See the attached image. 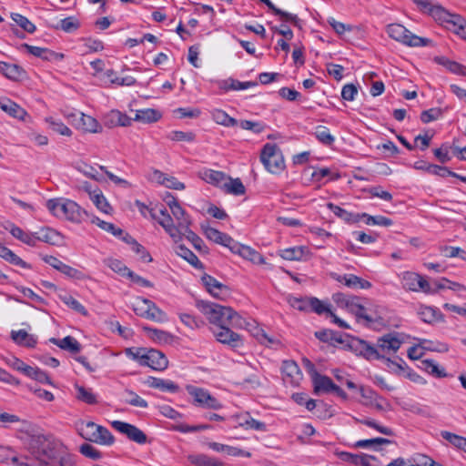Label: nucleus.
<instances>
[{
  "instance_id": "obj_1",
  "label": "nucleus",
  "mask_w": 466,
  "mask_h": 466,
  "mask_svg": "<svg viewBox=\"0 0 466 466\" xmlns=\"http://www.w3.org/2000/svg\"><path fill=\"white\" fill-rule=\"evenodd\" d=\"M66 445L53 435L37 434L31 438L30 450L36 466H56Z\"/></svg>"
},
{
  "instance_id": "obj_2",
  "label": "nucleus",
  "mask_w": 466,
  "mask_h": 466,
  "mask_svg": "<svg viewBox=\"0 0 466 466\" xmlns=\"http://www.w3.org/2000/svg\"><path fill=\"white\" fill-rule=\"evenodd\" d=\"M196 306L216 327L230 325L241 329L247 325L246 319L230 307L205 300H198Z\"/></svg>"
},
{
  "instance_id": "obj_3",
  "label": "nucleus",
  "mask_w": 466,
  "mask_h": 466,
  "mask_svg": "<svg viewBox=\"0 0 466 466\" xmlns=\"http://www.w3.org/2000/svg\"><path fill=\"white\" fill-rule=\"evenodd\" d=\"M46 208L56 218L74 223H81L86 216V212L76 202L66 198L49 199Z\"/></svg>"
},
{
  "instance_id": "obj_4",
  "label": "nucleus",
  "mask_w": 466,
  "mask_h": 466,
  "mask_svg": "<svg viewBox=\"0 0 466 466\" xmlns=\"http://www.w3.org/2000/svg\"><path fill=\"white\" fill-rule=\"evenodd\" d=\"M75 426L79 436L86 441L105 446H111L115 442V438L107 428L93 421L78 420Z\"/></svg>"
},
{
  "instance_id": "obj_5",
  "label": "nucleus",
  "mask_w": 466,
  "mask_h": 466,
  "mask_svg": "<svg viewBox=\"0 0 466 466\" xmlns=\"http://www.w3.org/2000/svg\"><path fill=\"white\" fill-rule=\"evenodd\" d=\"M403 343L404 338L402 334L398 332H389L378 338L375 345L378 360H385L387 362L397 365V363L390 360V357L397 353Z\"/></svg>"
},
{
  "instance_id": "obj_6",
  "label": "nucleus",
  "mask_w": 466,
  "mask_h": 466,
  "mask_svg": "<svg viewBox=\"0 0 466 466\" xmlns=\"http://www.w3.org/2000/svg\"><path fill=\"white\" fill-rule=\"evenodd\" d=\"M260 161L271 174H279L285 168V162L279 147L276 144L267 143L260 153Z\"/></svg>"
},
{
  "instance_id": "obj_7",
  "label": "nucleus",
  "mask_w": 466,
  "mask_h": 466,
  "mask_svg": "<svg viewBox=\"0 0 466 466\" xmlns=\"http://www.w3.org/2000/svg\"><path fill=\"white\" fill-rule=\"evenodd\" d=\"M387 33L390 37L409 46H425L430 40L413 35L406 27L400 24H391L388 25Z\"/></svg>"
},
{
  "instance_id": "obj_8",
  "label": "nucleus",
  "mask_w": 466,
  "mask_h": 466,
  "mask_svg": "<svg viewBox=\"0 0 466 466\" xmlns=\"http://www.w3.org/2000/svg\"><path fill=\"white\" fill-rule=\"evenodd\" d=\"M186 390L193 398V403L196 406L211 410H220L223 407L219 400L203 388L187 385Z\"/></svg>"
},
{
  "instance_id": "obj_9",
  "label": "nucleus",
  "mask_w": 466,
  "mask_h": 466,
  "mask_svg": "<svg viewBox=\"0 0 466 466\" xmlns=\"http://www.w3.org/2000/svg\"><path fill=\"white\" fill-rule=\"evenodd\" d=\"M230 325L215 327L212 333L217 340L231 348H239L243 346L242 337L229 329Z\"/></svg>"
},
{
  "instance_id": "obj_10",
  "label": "nucleus",
  "mask_w": 466,
  "mask_h": 466,
  "mask_svg": "<svg viewBox=\"0 0 466 466\" xmlns=\"http://www.w3.org/2000/svg\"><path fill=\"white\" fill-rule=\"evenodd\" d=\"M111 425L116 431L126 435L130 441L134 442L138 444H145L147 441L146 433L133 424L121 420H113Z\"/></svg>"
},
{
  "instance_id": "obj_11",
  "label": "nucleus",
  "mask_w": 466,
  "mask_h": 466,
  "mask_svg": "<svg viewBox=\"0 0 466 466\" xmlns=\"http://www.w3.org/2000/svg\"><path fill=\"white\" fill-rule=\"evenodd\" d=\"M442 15V18H445L442 24L455 34L459 35L461 38L466 40V20L456 14H451L448 11H439Z\"/></svg>"
},
{
  "instance_id": "obj_12",
  "label": "nucleus",
  "mask_w": 466,
  "mask_h": 466,
  "mask_svg": "<svg viewBox=\"0 0 466 466\" xmlns=\"http://www.w3.org/2000/svg\"><path fill=\"white\" fill-rule=\"evenodd\" d=\"M230 251L234 254L239 255L241 258L249 260L254 264H265V258L258 251L255 250L249 246L240 244L236 240L233 246L230 247Z\"/></svg>"
},
{
  "instance_id": "obj_13",
  "label": "nucleus",
  "mask_w": 466,
  "mask_h": 466,
  "mask_svg": "<svg viewBox=\"0 0 466 466\" xmlns=\"http://www.w3.org/2000/svg\"><path fill=\"white\" fill-rule=\"evenodd\" d=\"M168 360L167 357L157 350H146L144 357V365L155 370H164L167 368Z\"/></svg>"
},
{
  "instance_id": "obj_14",
  "label": "nucleus",
  "mask_w": 466,
  "mask_h": 466,
  "mask_svg": "<svg viewBox=\"0 0 466 466\" xmlns=\"http://www.w3.org/2000/svg\"><path fill=\"white\" fill-rule=\"evenodd\" d=\"M21 48L25 49L30 55L45 61H60L64 58V54L62 53H56L48 48L35 46L26 43L22 44Z\"/></svg>"
},
{
  "instance_id": "obj_15",
  "label": "nucleus",
  "mask_w": 466,
  "mask_h": 466,
  "mask_svg": "<svg viewBox=\"0 0 466 466\" xmlns=\"http://www.w3.org/2000/svg\"><path fill=\"white\" fill-rule=\"evenodd\" d=\"M151 217L157 220V222L163 227L166 232L174 239L175 242H178L182 239V233L177 226L173 223V218L170 215L165 216V218H159L157 214L156 209L150 210Z\"/></svg>"
},
{
  "instance_id": "obj_16",
  "label": "nucleus",
  "mask_w": 466,
  "mask_h": 466,
  "mask_svg": "<svg viewBox=\"0 0 466 466\" xmlns=\"http://www.w3.org/2000/svg\"><path fill=\"white\" fill-rule=\"evenodd\" d=\"M350 347L359 355L368 360H378V352L375 346L360 339H352Z\"/></svg>"
},
{
  "instance_id": "obj_17",
  "label": "nucleus",
  "mask_w": 466,
  "mask_h": 466,
  "mask_svg": "<svg viewBox=\"0 0 466 466\" xmlns=\"http://www.w3.org/2000/svg\"><path fill=\"white\" fill-rule=\"evenodd\" d=\"M332 278L338 282L342 283L350 289H369L372 286L370 281L363 279L354 274L339 275L333 273Z\"/></svg>"
},
{
  "instance_id": "obj_18",
  "label": "nucleus",
  "mask_w": 466,
  "mask_h": 466,
  "mask_svg": "<svg viewBox=\"0 0 466 466\" xmlns=\"http://www.w3.org/2000/svg\"><path fill=\"white\" fill-rule=\"evenodd\" d=\"M201 228L203 230L206 238L217 244L227 247L230 249V247L233 246L235 240L228 234L223 233L217 228H214L209 226L202 225Z\"/></svg>"
},
{
  "instance_id": "obj_19",
  "label": "nucleus",
  "mask_w": 466,
  "mask_h": 466,
  "mask_svg": "<svg viewBox=\"0 0 466 466\" xmlns=\"http://www.w3.org/2000/svg\"><path fill=\"white\" fill-rule=\"evenodd\" d=\"M168 207L173 217L177 222V226L182 233V231L187 229L191 224L189 217L187 215L186 211L182 208L175 198H172V201L168 203Z\"/></svg>"
},
{
  "instance_id": "obj_20",
  "label": "nucleus",
  "mask_w": 466,
  "mask_h": 466,
  "mask_svg": "<svg viewBox=\"0 0 466 466\" xmlns=\"http://www.w3.org/2000/svg\"><path fill=\"white\" fill-rule=\"evenodd\" d=\"M339 458L346 462L352 465L358 466H373L372 461H376V458L368 454H354L347 451H341L338 453Z\"/></svg>"
},
{
  "instance_id": "obj_21",
  "label": "nucleus",
  "mask_w": 466,
  "mask_h": 466,
  "mask_svg": "<svg viewBox=\"0 0 466 466\" xmlns=\"http://www.w3.org/2000/svg\"><path fill=\"white\" fill-rule=\"evenodd\" d=\"M0 108L10 116L19 120H24L27 115L23 107L7 97L0 98Z\"/></svg>"
},
{
  "instance_id": "obj_22",
  "label": "nucleus",
  "mask_w": 466,
  "mask_h": 466,
  "mask_svg": "<svg viewBox=\"0 0 466 466\" xmlns=\"http://www.w3.org/2000/svg\"><path fill=\"white\" fill-rule=\"evenodd\" d=\"M151 178L167 188L175 190H183L185 188L184 183L178 181L175 177L168 176L159 170H154Z\"/></svg>"
},
{
  "instance_id": "obj_23",
  "label": "nucleus",
  "mask_w": 466,
  "mask_h": 466,
  "mask_svg": "<svg viewBox=\"0 0 466 466\" xmlns=\"http://www.w3.org/2000/svg\"><path fill=\"white\" fill-rule=\"evenodd\" d=\"M284 380L291 384L298 383L301 378V371L298 364L293 360H285L281 366Z\"/></svg>"
},
{
  "instance_id": "obj_24",
  "label": "nucleus",
  "mask_w": 466,
  "mask_h": 466,
  "mask_svg": "<svg viewBox=\"0 0 466 466\" xmlns=\"http://www.w3.org/2000/svg\"><path fill=\"white\" fill-rule=\"evenodd\" d=\"M312 383L316 394L332 392L336 385L329 377L319 373L313 376Z\"/></svg>"
},
{
  "instance_id": "obj_25",
  "label": "nucleus",
  "mask_w": 466,
  "mask_h": 466,
  "mask_svg": "<svg viewBox=\"0 0 466 466\" xmlns=\"http://www.w3.org/2000/svg\"><path fill=\"white\" fill-rule=\"evenodd\" d=\"M147 383L150 388L157 389L163 392L176 393L179 390V386L170 380L148 377Z\"/></svg>"
},
{
  "instance_id": "obj_26",
  "label": "nucleus",
  "mask_w": 466,
  "mask_h": 466,
  "mask_svg": "<svg viewBox=\"0 0 466 466\" xmlns=\"http://www.w3.org/2000/svg\"><path fill=\"white\" fill-rule=\"evenodd\" d=\"M201 177L207 183L218 187L222 189L224 186H227L226 180H228V177L222 171L205 169L201 173Z\"/></svg>"
},
{
  "instance_id": "obj_27",
  "label": "nucleus",
  "mask_w": 466,
  "mask_h": 466,
  "mask_svg": "<svg viewBox=\"0 0 466 466\" xmlns=\"http://www.w3.org/2000/svg\"><path fill=\"white\" fill-rule=\"evenodd\" d=\"M0 72L13 81H18L25 75V71L20 66L3 61H0Z\"/></svg>"
},
{
  "instance_id": "obj_28",
  "label": "nucleus",
  "mask_w": 466,
  "mask_h": 466,
  "mask_svg": "<svg viewBox=\"0 0 466 466\" xmlns=\"http://www.w3.org/2000/svg\"><path fill=\"white\" fill-rule=\"evenodd\" d=\"M61 239V235L53 228H44L35 232V246L37 241H42L50 245H56Z\"/></svg>"
},
{
  "instance_id": "obj_29",
  "label": "nucleus",
  "mask_w": 466,
  "mask_h": 466,
  "mask_svg": "<svg viewBox=\"0 0 466 466\" xmlns=\"http://www.w3.org/2000/svg\"><path fill=\"white\" fill-rule=\"evenodd\" d=\"M11 338L16 344L27 348H35L37 343L36 337L27 333L25 329L13 330Z\"/></svg>"
},
{
  "instance_id": "obj_30",
  "label": "nucleus",
  "mask_w": 466,
  "mask_h": 466,
  "mask_svg": "<svg viewBox=\"0 0 466 466\" xmlns=\"http://www.w3.org/2000/svg\"><path fill=\"white\" fill-rule=\"evenodd\" d=\"M0 258L5 259L10 264L18 266L22 268H31V265L23 260L20 257L15 254L10 248L0 243Z\"/></svg>"
},
{
  "instance_id": "obj_31",
  "label": "nucleus",
  "mask_w": 466,
  "mask_h": 466,
  "mask_svg": "<svg viewBox=\"0 0 466 466\" xmlns=\"http://www.w3.org/2000/svg\"><path fill=\"white\" fill-rule=\"evenodd\" d=\"M50 342L71 353H78L81 350L80 343L71 336H66L62 339L52 338Z\"/></svg>"
},
{
  "instance_id": "obj_32",
  "label": "nucleus",
  "mask_w": 466,
  "mask_h": 466,
  "mask_svg": "<svg viewBox=\"0 0 466 466\" xmlns=\"http://www.w3.org/2000/svg\"><path fill=\"white\" fill-rule=\"evenodd\" d=\"M327 208L338 218L347 223H356L360 219V214H353L348 210L329 202L327 204Z\"/></svg>"
},
{
  "instance_id": "obj_33",
  "label": "nucleus",
  "mask_w": 466,
  "mask_h": 466,
  "mask_svg": "<svg viewBox=\"0 0 466 466\" xmlns=\"http://www.w3.org/2000/svg\"><path fill=\"white\" fill-rule=\"evenodd\" d=\"M142 302L147 306L146 319L157 322H163L167 320L166 313L161 310L153 301L147 299H143Z\"/></svg>"
},
{
  "instance_id": "obj_34",
  "label": "nucleus",
  "mask_w": 466,
  "mask_h": 466,
  "mask_svg": "<svg viewBox=\"0 0 466 466\" xmlns=\"http://www.w3.org/2000/svg\"><path fill=\"white\" fill-rule=\"evenodd\" d=\"M175 252L187 261L195 268H203V264L198 258V257L185 245L178 244L175 248Z\"/></svg>"
},
{
  "instance_id": "obj_35",
  "label": "nucleus",
  "mask_w": 466,
  "mask_h": 466,
  "mask_svg": "<svg viewBox=\"0 0 466 466\" xmlns=\"http://www.w3.org/2000/svg\"><path fill=\"white\" fill-rule=\"evenodd\" d=\"M188 461L196 466H224L219 460L202 453L188 455Z\"/></svg>"
},
{
  "instance_id": "obj_36",
  "label": "nucleus",
  "mask_w": 466,
  "mask_h": 466,
  "mask_svg": "<svg viewBox=\"0 0 466 466\" xmlns=\"http://www.w3.org/2000/svg\"><path fill=\"white\" fill-rule=\"evenodd\" d=\"M162 116V114L153 108H145L137 110L134 120L142 123H154L158 121Z\"/></svg>"
},
{
  "instance_id": "obj_37",
  "label": "nucleus",
  "mask_w": 466,
  "mask_h": 466,
  "mask_svg": "<svg viewBox=\"0 0 466 466\" xmlns=\"http://www.w3.org/2000/svg\"><path fill=\"white\" fill-rule=\"evenodd\" d=\"M315 336L320 341L327 342L331 345L343 344L345 342L342 334L331 329H323L317 331L315 332Z\"/></svg>"
},
{
  "instance_id": "obj_38",
  "label": "nucleus",
  "mask_w": 466,
  "mask_h": 466,
  "mask_svg": "<svg viewBox=\"0 0 466 466\" xmlns=\"http://www.w3.org/2000/svg\"><path fill=\"white\" fill-rule=\"evenodd\" d=\"M78 127L86 132L97 133L102 130L101 125L91 116L80 113Z\"/></svg>"
},
{
  "instance_id": "obj_39",
  "label": "nucleus",
  "mask_w": 466,
  "mask_h": 466,
  "mask_svg": "<svg viewBox=\"0 0 466 466\" xmlns=\"http://www.w3.org/2000/svg\"><path fill=\"white\" fill-rule=\"evenodd\" d=\"M212 119L218 125L229 127H235L238 124V120L230 116L227 112L222 109H213L211 111Z\"/></svg>"
},
{
  "instance_id": "obj_40",
  "label": "nucleus",
  "mask_w": 466,
  "mask_h": 466,
  "mask_svg": "<svg viewBox=\"0 0 466 466\" xmlns=\"http://www.w3.org/2000/svg\"><path fill=\"white\" fill-rule=\"evenodd\" d=\"M315 138L323 146L331 147L335 142V137L325 126H318L313 132Z\"/></svg>"
},
{
  "instance_id": "obj_41",
  "label": "nucleus",
  "mask_w": 466,
  "mask_h": 466,
  "mask_svg": "<svg viewBox=\"0 0 466 466\" xmlns=\"http://www.w3.org/2000/svg\"><path fill=\"white\" fill-rule=\"evenodd\" d=\"M417 5L421 11L427 12L429 15H431L436 21H439L441 24L444 21L445 18H442V15H441L439 11L446 10L441 5H434L429 0H420Z\"/></svg>"
},
{
  "instance_id": "obj_42",
  "label": "nucleus",
  "mask_w": 466,
  "mask_h": 466,
  "mask_svg": "<svg viewBox=\"0 0 466 466\" xmlns=\"http://www.w3.org/2000/svg\"><path fill=\"white\" fill-rule=\"evenodd\" d=\"M9 232L16 239L28 246L35 247V233L25 232L21 228L14 224L9 228Z\"/></svg>"
},
{
  "instance_id": "obj_43",
  "label": "nucleus",
  "mask_w": 466,
  "mask_h": 466,
  "mask_svg": "<svg viewBox=\"0 0 466 466\" xmlns=\"http://www.w3.org/2000/svg\"><path fill=\"white\" fill-rule=\"evenodd\" d=\"M420 274L410 271L402 273L401 285L402 288L409 291L417 292L418 282L420 281Z\"/></svg>"
},
{
  "instance_id": "obj_44",
  "label": "nucleus",
  "mask_w": 466,
  "mask_h": 466,
  "mask_svg": "<svg viewBox=\"0 0 466 466\" xmlns=\"http://www.w3.org/2000/svg\"><path fill=\"white\" fill-rule=\"evenodd\" d=\"M307 248L303 246L292 247L280 250V257L286 260H300L305 256Z\"/></svg>"
},
{
  "instance_id": "obj_45",
  "label": "nucleus",
  "mask_w": 466,
  "mask_h": 466,
  "mask_svg": "<svg viewBox=\"0 0 466 466\" xmlns=\"http://www.w3.org/2000/svg\"><path fill=\"white\" fill-rule=\"evenodd\" d=\"M436 61L453 74L466 76V66L459 64L458 62L450 60L443 56L437 57Z\"/></svg>"
},
{
  "instance_id": "obj_46",
  "label": "nucleus",
  "mask_w": 466,
  "mask_h": 466,
  "mask_svg": "<svg viewBox=\"0 0 466 466\" xmlns=\"http://www.w3.org/2000/svg\"><path fill=\"white\" fill-rule=\"evenodd\" d=\"M348 310L354 314L357 319H362L367 322L374 321V319L366 313V309L363 305L360 303V298L358 297H355L352 303L350 304V308Z\"/></svg>"
},
{
  "instance_id": "obj_47",
  "label": "nucleus",
  "mask_w": 466,
  "mask_h": 466,
  "mask_svg": "<svg viewBox=\"0 0 466 466\" xmlns=\"http://www.w3.org/2000/svg\"><path fill=\"white\" fill-rule=\"evenodd\" d=\"M227 186L223 187V190L227 193L233 194L235 196H241L245 194V187L239 178L228 177L226 180Z\"/></svg>"
},
{
  "instance_id": "obj_48",
  "label": "nucleus",
  "mask_w": 466,
  "mask_h": 466,
  "mask_svg": "<svg viewBox=\"0 0 466 466\" xmlns=\"http://www.w3.org/2000/svg\"><path fill=\"white\" fill-rule=\"evenodd\" d=\"M76 399L89 405L96 404L97 402L96 394L93 393L91 389L85 388L83 386L76 385Z\"/></svg>"
},
{
  "instance_id": "obj_49",
  "label": "nucleus",
  "mask_w": 466,
  "mask_h": 466,
  "mask_svg": "<svg viewBox=\"0 0 466 466\" xmlns=\"http://www.w3.org/2000/svg\"><path fill=\"white\" fill-rule=\"evenodd\" d=\"M421 365L426 372L436 378H445L447 376L445 370L441 368L433 360H424Z\"/></svg>"
},
{
  "instance_id": "obj_50",
  "label": "nucleus",
  "mask_w": 466,
  "mask_h": 466,
  "mask_svg": "<svg viewBox=\"0 0 466 466\" xmlns=\"http://www.w3.org/2000/svg\"><path fill=\"white\" fill-rule=\"evenodd\" d=\"M182 235L185 236V238L191 242L193 247L200 252H208V248L204 244L202 238L198 237L195 232H193L189 228L187 229H185L182 231Z\"/></svg>"
},
{
  "instance_id": "obj_51",
  "label": "nucleus",
  "mask_w": 466,
  "mask_h": 466,
  "mask_svg": "<svg viewBox=\"0 0 466 466\" xmlns=\"http://www.w3.org/2000/svg\"><path fill=\"white\" fill-rule=\"evenodd\" d=\"M25 376L40 383L53 385V382L47 373L37 367L30 366Z\"/></svg>"
},
{
  "instance_id": "obj_52",
  "label": "nucleus",
  "mask_w": 466,
  "mask_h": 466,
  "mask_svg": "<svg viewBox=\"0 0 466 466\" xmlns=\"http://www.w3.org/2000/svg\"><path fill=\"white\" fill-rule=\"evenodd\" d=\"M418 314L420 319L425 323H432L437 321L441 317V312L432 307H421Z\"/></svg>"
},
{
  "instance_id": "obj_53",
  "label": "nucleus",
  "mask_w": 466,
  "mask_h": 466,
  "mask_svg": "<svg viewBox=\"0 0 466 466\" xmlns=\"http://www.w3.org/2000/svg\"><path fill=\"white\" fill-rule=\"evenodd\" d=\"M309 309L318 315L327 314L329 316L332 312L330 304L314 297L309 298Z\"/></svg>"
},
{
  "instance_id": "obj_54",
  "label": "nucleus",
  "mask_w": 466,
  "mask_h": 466,
  "mask_svg": "<svg viewBox=\"0 0 466 466\" xmlns=\"http://www.w3.org/2000/svg\"><path fill=\"white\" fill-rule=\"evenodd\" d=\"M3 360L11 369L21 372L25 376L30 367L29 365L25 364L22 360L18 359L17 357L12 356V355L3 357Z\"/></svg>"
},
{
  "instance_id": "obj_55",
  "label": "nucleus",
  "mask_w": 466,
  "mask_h": 466,
  "mask_svg": "<svg viewBox=\"0 0 466 466\" xmlns=\"http://www.w3.org/2000/svg\"><path fill=\"white\" fill-rule=\"evenodd\" d=\"M360 218H363L365 220V224L371 226H382V227H390L393 224V221L383 216H370L367 213L360 214Z\"/></svg>"
},
{
  "instance_id": "obj_56",
  "label": "nucleus",
  "mask_w": 466,
  "mask_h": 466,
  "mask_svg": "<svg viewBox=\"0 0 466 466\" xmlns=\"http://www.w3.org/2000/svg\"><path fill=\"white\" fill-rule=\"evenodd\" d=\"M256 337L258 340L271 349L278 350L281 347V342L276 337L268 336L263 329L258 330Z\"/></svg>"
},
{
  "instance_id": "obj_57",
  "label": "nucleus",
  "mask_w": 466,
  "mask_h": 466,
  "mask_svg": "<svg viewBox=\"0 0 466 466\" xmlns=\"http://www.w3.org/2000/svg\"><path fill=\"white\" fill-rule=\"evenodd\" d=\"M239 424L245 429H251L258 431H267V425L264 422L253 419L249 414L243 416Z\"/></svg>"
},
{
  "instance_id": "obj_58",
  "label": "nucleus",
  "mask_w": 466,
  "mask_h": 466,
  "mask_svg": "<svg viewBox=\"0 0 466 466\" xmlns=\"http://www.w3.org/2000/svg\"><path fill=\"white\" fill-rule=\"evenodd\" d=\"M96 207L102 212L106 214H109L112 211V208L107 202L105 196L102 194L101 190L98 189L96 192L92 195L90 198Z\"/></svg>"
},
{
  "instance_id": "obj_59",
  "label": "nucleus",
  "mask_w": 466,
  "mask_h": 466,
  "mask_svg": "<svg viewBox=\"0 0 466 466\" xmlns=\"http://www.w3.org/2000/svg\"><path fill=\"white\" fill-rule=\"evenodd\" d=\"M11 18L18 26L29 34H33L36 29L35 25L31 21L20 14L12 13Z\"/></svg>"
},
{
  "instance_id": "obj_60",
  "label": "nucleus",
  "mask_w": 466,
  "mask_h": 466,
  "mask_svg": "<svg viewBox=\"0 0 466 466\" xmlns=\"http://www.w3.org/2000/svg\"><path fill=\"white\" fill-rule=\"evenodd\" d=\"M355 420L359 423H361V424H364L370 428H372V429H375L376 431H378L379 432L384 434V435H387V436H393V431L389 428V427H386V426H382L380 424H379L376 420H372V419H370V418H366V419H355Z\"/></svg>"
},
{
  "instance_id": "obj_61",
  "label": "nucleus",
  "mask_w": 466,
  "mask_h": 466,
  "mask_svg": "<svg viewBox=\"0 0 466 466\" xmlns=\"http://www.w3.org/2000/svg\"><path fill=\"white\" fill-rule=\"evenodd\" d=\"M61 300L68 306L70 309H74L77 313H80L83 316L87 315V310L86 308L73 296L69 294H66L64 296H60Z\"/></svg>"
},
{
  "instance_id": "obj_62",
  "label": "nucleus",
  "mask_w": 466,
  "mask_h": 466,
  "mask_svg": "<svg viewBox=\"0 0 466 466\" xmlns=\"http://www.w3.org/2000/svg\"><path fill=\"white\" fill-rule=\"evenodd\" d=\"M125 394L127 395V399L125 401L134 407H139L146 409L148 407V403L146 400L138 396L136 392L130 390H126Z\"/></svg>"
},
{
  "instance_id": "obj_63",
  "label": "nucleus",
  "mask_w": 466,
  "mask_h": 466,
  "mask_svg": "<svg viewBox=\"0 0 466 466\" xmlns=\"http://www.w3.org/2000/svg\"><path fill=\"white\" fill-rule=\"evenodd\" d=\"M441 437L458 449L463 450L466 443V438L443 431L441 432Z\"/></svg>"
},
{
  "instance_id": "obj_64",
  "label": "nucleus",
  "mask_w": 466,
  "mask_h": 466,
  "mask_svg": "<svg viewBox=\"0 0 466 466\" xmlns=\"http://www.w3.org/2000/svg\"><path fill=\"white\" fill-rule=\"evenodd\" d=\"M80 26L79 21L74 16H68L61 19L57 28H60L66 33H72L77 30Z\"/></svg>"
}]
</instances>
